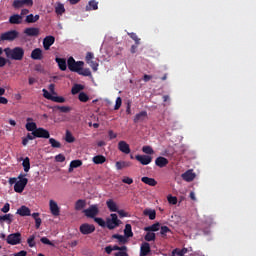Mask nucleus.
Segmentation results:
<instances>
[{
  "label": "nucleus",
  "mask_w": 256,
  "mask_h": 256,
  "mask_svg": "<svg viewBox=\"0 0 256 256\" xmlns=\"http://www.w3.org/2000/svg\"><path fill=\"white\" fill-rule=\"evenodd\" d=\"M49 207L52 215H54V217H58L60 213V209H59V205H57V202H55L54 200H50Z\"/></svg>",
  "instance_id": "17"
},
{
  "label": "nucleus",
  "mask_w": 256,
  "mask_h": 256,
  "mask_svg": "<svg viewBox=\"0 0 256 256\" xmlns=\"http://www.w3.org/2000/svg\"><path fill=\"white\" fill-rule=\"evenodd\" d=\"M30 121H33V118H27V123L25 125V128L27 131H31L33 133L37 129V123L30 122Z\"/></svg>",
  "instance_id": "24"
},
{
  "label": "nucleus",
  "mask_w": 256,
  "mask_h": 256,
  "mask_svg": "<svg viewBox=\"0 0 256 256\" xmlns=\"http://www.w3.org/2000/svg\"><path fill=\"white\" fill-rule=\"evenodd\" d=\"M142 151H143V153H146V155H153V153H155V151L153 150V148L151 146L142 147Z\"/></svg>",
  "instance_id": "49"
},
{
  "label": "nucleus",
  "mask_w": 256,
  "mask_h": 256,
  "mask_svg": "<svg viewBox=\"0 0 256 256\" xmlns=\"http://www.w3.org/2000/svg\"><path fill=\"white\" fill-rule=\"evenodd\" d=\"M25 5H27V4L23 0H14L12 3V7L15 10L23 9V7H25Z\"/></svg>",
  "instance_id": "35"
},
{
  "label": "nucleus",
  "mask_w": 256,
  "mask_h": 256,
  "mask_svg": "<svg viewBox=\"0 0 256 256\" xmlns=\"http://www.w3.org/2000/svg\"><path fill=\"white\" fill-rule=\"evenodd\" d=\"M55 161H57V163H63L65 161V155H63V154L56 155Z\"/></svg>",
  "instance_id": "59"
},
{
  "label": "nucleus",
  "mask_w": 256,
  "mask_h": 256,
  "mask_svg": "<svg viewBox=\"0 0 256 256\" xmlns=\"http://www.w3.org/2000/svg\"><path fill=\"white\" fill-rule=\"evenodd\" d=\"M147 117H148L147 111H141L134 116L133 122L143 123V121H146Z\"/></svg>",
  "instance_id": "14"
},
{
  "label": "nucleus",
  "mask_w": 256,
  "mask_h": 256,
  "mask_svg": "<svg viewBox=\"0 0 256 256\" xmlns=\"http://www.w3.org/2000/svg\"><path fill=\"white\" fill-rule=\"evenodd\" d=\"M87 64L91 67V69L93 71H97L98 67H99V63L93 61V60H90L89 62H87Z\"/></svg>",
  "instance_id": "54"
},
{
  "label": "nucleus",
  "mask_w": 256,
  "mask_h": 256,
  "mask_svg": "<svg viewBox=\"0 0 256 256\" xmlns=\"http://www.w3.org/2000/svg\"><path fill=\"white\" fill-rule=\"evenodd\" d=\"M85 65V62L83 61H75V58L72 56L68 58L67 60V66L69 71H72V73H79L81 71V67Z\"/></svg>",
  "instance_id": "3"
},
{
  "label": "nucleus",
  "mask_w": 256,
  "mask_h": 256,
  "mask_svg": "<svg viewBox=\"0 0 256 256\" xmlns=\"http://www.w3.org/2000/svg\"><path fill=\"white\" fill-rule=\"evenodd\" d=\"M19 37V32L17 30H10L1 34V41H15Z\"/></svg>",
  "instance_id": "6"
},
{
  "label": "nucleus",
  "mask_w": 256,
  "mask_h": 256,
  "mask_svg": "<svg viewBox=\"0 0 256 256\" xmlns=\"http://www.w3.org/2000/svg\"><path fill=\"white\" fill-rule=\"evenodd\" d=\"M93 59H95V54H93V52H87L85 57L86 63H89V61H93Z\"/></svg>",
  "instance_id": "55"
},
{
  "label": "nucleus",
  "mask_w": 256,
  "mask_h": 256,
  "mask_svg": "<svg viewBox=\"0 0 256 256\" xmlns=\"http://www.w3.org/2000/svg\"><path fill=\"white\" fill-rule=\"evenodd\" d=\"M11 209V205L9 203H6L2 208V213H9V210Z\"/></svg>",
  "instance_id": "62"
},
{
  "label": "nucleus",
  "mask_w": 256,
  "mask_h": 256,
  "mask_svg": "<svg viewBox=\"0 0 256 256\" xmlns=\"http://www.w3.org/2000/svg\"><path fill=\"white\" fill-rule=\"evenodd\" d=\"M124 235H125V237H127L128 239H129L130 237H133V229H132L131 224H126V225H125Z\"/></svg>",
  "instance_id": "38"
},
{
  "label": "nucleus",
  "mask_w": 256,
  "mask_h": 256,
  "mask_svg": "<svg viewBox=\"0 0 256 256\" xmlns=\"http://www.w3.org/2000/svg\"><path fill=\"white\" fill-rule=\"evenodd\" d=\"M54 103H65V98L63 96H52V100Z\"/></svg>",
  "instance_id": "53"
},
{
  "label": "nucleus",
  "mask_w": 256,
  "mask_h": 256,
  "mask_svg": "<svg viewBox=\"0 0 256 256\" xmlns=\"http://www.w3.org/2000/svg\"><path fill=\"white\" fill-rule=\"evenodd\" d=\"M6 242L8 245H19L21 243V233L16 232L8 235Z\"/></svg>",
  "instance_id": "7"
},
{
  "label": "nucleus",
  "mask_w": 256,
  "mask_h": 256,
  "mask_svg": "<svg viewBox=\"0 0 256 256\" xmlns=\"http://www.w3.org/2000/svg\"><path fill=\"white\" fill-rule=\"evenodd\" d=\"M136 161H139L141 165H149L151 161H153V157L149 155H136L135 156Z\"/></svg>",
  "instance_id": "10"
},
{
  "label": "nucleus",
  "mask_w": 256,
  "mask_h": 256,
  "mask_svg": "<svg viewBox=\"0 0 256 256\" xmlns=\"http://www.w3.org/2000/svg\"><path fill=\"white\" fill-rule=\"evenodd\" d=\"M122 183H126V185H133V178L126 176L122 179Z\"/></svg>",
  "instance_id": "60"
},
{
  "label": "nucleus",
  "mask_w": 256,
  "mask_h": 256,
  "mask_svg": "<svg viewBox=\"0 0 256 256\" xmlns=\"http://www.w3.org/2000/svg\"><path fill=\"white\" fill-rule=\"evenodd\" d=\"M197 177L195 173H193V170H188L182 174L183 181H186L187 183H191Z\"/></svg>",
  "instance_id": "16"
},
{
  "label": "nucleus",
  "mask_w": 256,
  "mask_h": 256,
  "mask_svg": "<svg viewBox=\"0 0 256 256\" xmlns=\"http://www.w3.org/2000/svg\"><path fill=\"white\" fill-rule=\"evenodd\" d=\"M55 13L57 15H63V13H65V5L58 3L55 7Z\"/></svg>",
  "instance_id": "44"
},
{
  "label": "nucleus",
  "mask_w": 256,
  "mask_h": 256,
  "mask_svg": "<svg viewBox=\"0 0 256 256\" xmlns=\"http://www.w3.org/2000/svg\"><path fill=\"white\" fill-rule=\"evenodd\" d=\"M55 43V38L54 36H46L43 39V47L45 49V51H49V49H51V45H53Z\"/></svg>",
  "instance_id": "12"
},
{
  "label": "nucleus",
  "mask_w": 256,
  "mask_h": 256,
  "mask_svg": "<svg viewBox=\"0 0 256 256\" xmlns=\"http://www.w3.org/2000/svg\"><path fill=\"white\" fill-rule=\"evenodd\" d=\"M8 22L10 25H21L23 23V18L19 14H13L9 17Z\"/></svg>",
  "instance_id": "15"
},
{
  "label": "nucleus",
  "mask_w": 256,
  "mask_h": 256,
  "mask_svg": "<svg viewBox=\"0 0 256 256\" xmlns=\"http://www.w3.org/2000/svg\"><path fill=\"white\" fill-rule=\"evenodd\" d=\"M49 143L53 149H61V142L57 141L55 138H49Z\"/></svg>",
  "instance_id": "41"
},
{
  "label": "nucleus",
  "mask_w": 256,
  "mask_h": 256,
  "mask_svg": "<svg viewBox=\"0 0 256 256\" xmlns=\"http://www.w3.org/2000/svg\"><path fill=\"white\" fill-rule=\"evenodd\" d=\"M130 39H133V41H135L136 45H139L141 39H139V37L137 36L136 33L134 32H131V33H128Z\"/></svg>",
  "instance_id": "51"
},
{
  "label": "nucleus",
  "mask_w": 256,
  "mask_h": 256,
  "mask_svg": "<svg viewBox=\"0 0 256 256\" xmlns=\"http://www.w3.org/2000/svg\"><path fill=\"white\" fill-rule=\"evenodd\" d=\"M16 213L17 215H20V217H30L31 209L27 206H21Z\"/></svg>",
  "instance_id": "22"
},
{
  "label": "nucleus",
  "mask_w": 256,
  "mask_h": 256,
  "mask_svg": "<svg viewBox=\"0 0 256 256\" xmlns=\"http://www.w3.org/2000/svg\"><path fill=\"white\" fill-rule=\"evenodd\" d=\"M78 75H82L83 77H91V70L89 68L83 69V67H80Z\"/></svg>",
  "instance_id": "45"
},
{
  "label": "nucleus",
  "mask_w": 256,
  "mask_h": 256,
  "mask_svg": "<svg viewBox=\"0 0 256 256\" xmlns=\"http://www.w3.org/2000/svg\"><path fill=\"white\" fill-rule=\"evenodd\" d=\"M26 177L27 174H19V181H17L14 185L15 193H23V191H25V187H27V183H29V179Z\"/></svg>",
  "instance_id": "2"
},
{
  "label": "nucleus",
  "mask_w": 256,
  "mask_h": 256,
  "mask_svg": "<svg viewBox=\"0 0 256 256\" xmlns=\"http://www.w3.org/2000/svg\"><path fill=\"white\" fill-rule=\"evenodd\" d=\"M22 167L25 171V173H29V170L31 169V160L29 157H26L22 162Z\"/></svg>",
  "instance_id": "36"
},
{
  "label": "nucleus",
  "mask_w": 256,
  "mask_h": 256,
  "mask_svg": "<svg viewBox=\"0 0 256 256\" xmlns=\"http://www.w3.org/2000/svg\"><path fill=\"white\" fill-rule=\"evenodd\" d=\"M4 53L12 61H23V57H25V49L22 47L5 48Z\"/></svg>",
  "instance_id": "1"
},
{
  "label": "nucleus",
  "mask_w": 256,
  "mask_h": 256,
  "mask_svg": "<svg viewBox=\"0 0 256 256\" xmlns=\"http://www.w3.org/2000/svg\"><path fill=\"white\" fill-rule=\"evenodd\" d=\"M41 243H43L44 245H50V247H55V244L53 242H51V240H49V238L47 237H42L40 239Z\"/></svg>",
  "instance_id": "52"
},
{
  "label": "nucleus",
  "mask_w": 256,
  "mask_h": 256,
  "mask_svg": "<svg viewBox=\"0 0 256 256\" xmlns=\"http://www.w3.org/2000/svg\"><path fill=\"white\" fill-rule=\"evenodd\" d=\"M83 165V162L81 160H73L70 162V167H69V173L73 171V169H77V167H81Z\"/></svg>",
  "instance_id": "37"
},
{
  "label": "nucleus",
  "mask_w": 256,
  "mask_h": 256,
  "mask_svg": "<svg viewBox=\"0 0 256 256\" xmlns=\"http://www.w3.org/2000/svg\"><path fill=\"white\" fill-rule=\"evenodd\" d=\"M80 233L82 235H91V233H95V225L84 223L80 226Z\"/></svg>",
  "instance_id": "9"
},
{
  "label": "nucleus",
  "mask_w": 256,
  "mask_h": 256,
  "mask_svg": "<svg viewBox=\"0 0 256 256\" xmlns=\"http://www.w3.org/2000/svg\"><path fill=\"white\" fill-rule=\"evenodd\" d=\"M118 149L121 151V153H125V155H129V153H131V148L125 141H120L118 143Z\"/></svg>",
  "instance_id": "20"
},
{
  "label": "nucleus",
  "mask_w": 256,
  "mask_h": 256,
  "mask_svg": "<svg viewBox=\"0 0 256 256\" xmlns=\"http://www.w3.org/2000/svg\"><path fill=\"white\" fill-rule=\"evenodd\" d=\"M27 243H28L29 247H35V235L30 236L27 239Z\"/></svg>",
  "instance_id": "57"
},
{
  "label": "nucleus",
  "mask_w": 256,
  "mask_h": 256,
  "mask_svg": "<svg viewBox=\"0 0 256 256\" xmlns=\"http://www.w3.org/2000/svg\"><path fill=\"white\" fill-rule=\"evenodd\" d=\"M97 9H99V2L90 0L86 6V11H97Z\"/></svg>",
  "instance_id": "26"
},
{
  "label": "nucleus",
  "mask_w": 256,
  "mask_h": 256,
  "mask_svg": "<svg viewBox=\"0 0 256 256\" xmlns=\"http://www.w3.org/2000/svg\"><path fill=\"white\" fill-rule=\"evenodd\" d=\"M167 233H171V230L169 229V227L168 226H161L160 235H162V237H166Z\"/></svg>",
  "instance_id": "47"
},
{
  "label": "nucleus",
  "mask_w": 256,
  "mask_h": 256,
  "mask_svg": "<svg viewBox=\"0 0 256 256\" xmlns=\"http://www.w3.org/2000/svg\"><path fill=\"white\" fill-rule=\"evenodd\" d=\"M155 165L160 167V169H163V167H167V165H169V160L163 156H159L155 160Z\"/></svg>",
  "instance_id": "19"
},
{
  "label": "nucleus",
  "mask_w": 256,
  "mask_h": 256,
  "mask_svg": "<svg viewBox=\"0 0 256 256\" xmlns=\"http://www.w3.org/2000/svg\"><path fill=\"white\" fill-rule=\"evenodd\" d=\"M121 223V220L115 213L110 214V218H106V227L110 231H113V229H117V227H119Z\"/></svg>",
  "instance_id": "4"
},
{
  "label": "nucleus",
  "mask_w": 256,
  "mask_h": 256,
  "mask_svg": "<svg viewBox=\"0 0 256 256\" xmlns=\"http://www.w3.org/2000/svg\"><path fill=\"white\" fill-rule=\"evenodd\" d=\"M24 34L27 37H38V35H39V28H35V27L25 28L24 29Z\"/></svg>",
  "instance_id": "18"
},
{
  "label": "nucleus",
  "mask_w": 256,
  "mask_h": 256,
  "mask_svg": "<svg viewBox=\"0 0 256 256\" xmlns=\"http://www.w3.org/2000/svg\"><path fill=\"white\" fill-rule=\"evenodd\" d=\"M142 183H145V185H149L150 187H155L157 185V180L154 178H149L147 176H144L141 178Z\"/></svg>",
  "instance_id": "27"
},
{
  "label": "nucleus",
  "mask_w": 256,
  "mask_h": 256,
  "mask_svg": "<svg viewBox=\"0 0 256 256\" xmlns=\"http://www.w3.org/2000/svg\"><path fill=\"white\" fill-rule=\"evenodd\" d=\"M167 199L170 205H177V197L169 195Z\"/></svg>",
  "instance_id": "58"
},
{
  "label": "nucleus",
  "mask_w": 256,
  "mask_h": 256,
  "mask_svg": "<svg viewBox=\"0 0 256 256\" xmlns=\"http://www.w3.org/2000/svg\"><path fill=\"white\" fill-rule=\"evenodd\" d=\"M78 99L81 101V103H87V101H89V95H87L85 92H80Z\"/></svg>",
  "instance_id": "46"
},
{
  "label": "nucleus",
  "mask_w": 256,
  "mask_h": 256,
  "mask_svg": "<svg viewBox=\"0 0 256 256\" xmlns=\"http://www.w3.org/2000/svg\"><path fill=\"white\" fill-rule=\"evenodd\" d=\"M159 229H161V224L159 222H156V223L152 224L151 226L145 227L144 231H149V232L155 233V231H159Z\"/></svg>",
  "instance_id": "32"
},
{
  "label": "nucleus",
  "mask_w": 256,
  "mask_h": 256,
  "mask_svg": "<svg viewBox=\"0 0 256 256\" xmlns=\"http://www.w3.org/2000/svg\"><path fill=\"white\" fill-rule=\"evenodd\" d=\"M155 239H157V236L155 235L154 232H147L146 235L144 236V240L151 242V241H155Z\"/></svg>",
  "instance_id": "42"
},
{
  "label": "nucleus",
  "mask_w": 256,
  "mask_h": 256,
  "mask_svg": "<svg viewBox=\"0 0 256 256\" xmlns=\"http://www.w3.org/2000/svg\"><path fill=\"white\" fill-rule=\"evenodd\" d=\"M55 61L58 64L60 71H67V60L57 57L55 58Z\"/></svg>",
  "instance_id": "23"
},
{
  "label": "nucleus",
  "mask_w": 256,
  "mask_h": 256,
  "mask_svg": "<svg viewBox=\"0 0 256 256\" xmlns=\"http://www.w3.org/2000/svg\"><path fill=\"white\" fill-rule=\"evenodd\" d=\"M87 207V201L83 199H79L75 203V210L76 211H81L82 209H85Z\"/></svg>",
  "instance_id": "29"
},
{
  "label": "nucleus",
  "mask_w": 256,
  "mask_h": 256,
  "mask_svg": "<svg viewBox=\"0 0 256 256\" xmlns=\"http://www.w3.org/2000/svg\"><path fill=\"white\" fill-rule=\"evenodd\" d=\"M106 206L111 213H117V211L119 210V206H117V203L113 199L107 200Z\"/></svg>",
  "instance_id": "21"
},
{
  "label": "nucleus",
  "mask_w": 256,
  "mask_h": 256,
  "mask_svg": "<svg viewBox=\"0 0 256 256\" xmlns=\"http://www.w3.org/2000/svg\"><path fill=\"white\" fill-rule=\"evenodd\" d=\"M42 91H43V97H45V99H48L49 101H52L53 95L49 93L47 89H43Z\"/></svg>",
  "instance_id": "56"
},
{
  "label": "nucleus",
  "mask_w": 256,
  "mask_h": 256,
  "mask_svg": "<svg viewBox=\"0 0 256 256\" xmlns=\"http://www.w3.org/2000/svg\"><path fill=\"white\" fill-rule=\"evenodd\" d=\"M65 141L66 143H75V137L69 130L66 131Z\"/></svg>",
  "instance_id": "43"
},
{
  "label": "nucleus",
  "mask_w": 256,
  "mask_h": 256,
  "mask_svg": "<svg viewBox=\"0 0 256 256\" xmlns=\"http://www.w3.org/2000/svg\"><path fill=\"white\" fill-rule=\"evenodd\" d=\"M58 109L61 111V113H69V111H71L69 106H59Z\"/></svg>",
  "instance_id": "61"
},
{
  "label": "nucleus",
  "mask_w": 256,
  "mask_h": 256,
  "mask_svg": "<svg viewBox=\"0 0 256 256\" xmlns=\"http://www.w3.org/2000/svg\"><path fill=\"white\" fill-rule=\"evenodd\" d=\"M8 223V225H11L13 223V214H6L3 216H0V223Z\"/></svg>",
  "instance_id": "30"
},
{
  "label": "nucleus",
  "mask_w": 256,
  "mask_h": 256,
  "mask_svg": "<svg viewBox=\"0 0 256 256\" xmlns=\"http://www.w3.org/2000/svg\"><path fill=\"white\" fill-rule=\"evenodd\" d=\"M85 217L95 219L99 215V204L90 205L89 208L83 210Z\"/></svg>",
  "instance_id": "5"
},
{
  "label": "nucleus",
  "mask_w": 256,
  "mask_h": 256,
  "mask_svg": "<svg viewBox=\"0 0 256 256\" xmlns=\"http://www.w3.org/2000/svg\"><path fill=\"white\" fill-rule=\"evenodd\" d=\"M115 165H116L117 171H121V169H125V167H131V162L117 161Z\"/></svg>",
  "instance_id": "33"
},
{
  "label": "nucleus",
  "mask_w": 256,
  "mask_h": 256,
  "mask_svg": "<svg viewBox=\"0 0 256 256\" xmlns=\"http://www.w3.org/2000/svg\"><path fill=\"white\" fill-rule=\"evenodd\" d=\"M95 223H97L100 227H107V222L103 220V218L95 217L94 218Z\"/></svg>",
  "instance_id": "48"
},
{
  "label": "nucleus",
  "mask_w": 256,
  "mask_h": 256,
  "mask_svg": "<svg viewBox=\"0 0 256 256\" xmlns=\"http://www.w3.org/2000/svg\"><path fill=\"white\" fill-rule=\"evenodd\" d=\"M143 215H145V217H149L150 221H153L157 217V212L153 209L147 208L143 211Z\"/></svg>",
  "instance_id": "25"
},
{
  "label": "nucleus",
  "mask_w": 256,
  "mask_h": 256,
  "mask_svg": "<svg viewBox=\"0 0 256 256\" xmlns=\"http://www.w3.org/2000/svg\"><path fill=\"white\" fill-rule=\"evenodd\" d=\"M34 137L38 139H49L51 137V134L48 132L45 128H37L34 130Z\"/></svg>",
  "instance_id": "8"
},
{
  "label": "nucleus",
  "mask_w": 256,
  "mask_h": 256,
  "mask_svg": "<svg viewBox=\"0 0 256 256\" xmlns=\"http://www.w3.org/2000/svg\"><path fill=\"white\" fill-rule=\"evenodd\" d=\"M30 57L34 61H41L43 59V50L41 48L32 50Z\"/></svg>",
  "instance_id": "11"
},
{
  "label": "nucleus",
  "mask_w": 256,
  "mask_h": 256,
  "mask_svg": "<svg viewBox=\"0 0 256 256\" xmlns=\"http://www.w3.org/2000/svg\"><path fill=\"white\" fill-rule=\"evenodd\" d=\"M121 105H123V100L121 99V97H117L114 111H119V109H121Z\"/></svg>",
  "instance_id": "50"
},
{
  "label": "nucleus",
  "mask_w": 256,
  "mask_h": 256,
  "mask_svg": "<svg viewBox=\"0 0 256 256\" xmlns=\"http://www.w3.org/2000/svg\"><path fill=\"white\" fill-rule=\"evenodd\" d=\"M114 256H129L127 253V250H119V252H116Z\"/></svg>",
  "instance_id": "64"
},
{
  "label": "nucleus",
  "mask_w": 256,
  "mask_h": 256,
  "mask_svg": "<svg viewBox=\"0 0 256 256\" xmlns=\"http://www.w3.org/2000/svg\"><path fill=\"white\" fill-rule=\"evenodd\" d=\"M173 253H174V255L185 256V255H187V253H189V249H187V248H182V249L175 248L173 250Z\"/></svg>",
  "instance_id": "39"
},
{
  "label": "nucleus",
  "mask_w": 256,
  "mask_h": 256,
  "mask_svg": "<svg viewBox=\"0 0 256 256\" xmlns=\"http://www.w3.org/2000/svg\"><path fill=\"white\" fill-rule=\"evenodd\" d=\"M116 213H118L119 217H121V218L129 217V213L125 212V210H118V211H116Z\"/></svg>",
  "instance_id": "63"
},
{
  "label": "nucleus",
  "mask_w": 256,
  "mask_h": 256,
  "mask_svg": "<svg viewBox=\"0 0 256 256\" xmlns=\"http://www.w3.org/2000/svg\"><path fill=\"white\" fill-rule=\"evenodd\" d=\"M83 89H85V87L81 84H75L72 87L71 93L72 95H77V93H80V91H83Z\"/></svg>",
  "instance_id": "40"
},
{
  "label": "nucleus",
  "mask_w": 256,
  "mask_h": 256,
  "mask_svg": "<svg viewBox=\"0 0 256 256\" xmlns=\"http://www.w3.org/2000/svg\"><path fill=\"white\" fill-rule=\"evenodd\" d=\"M37 136H35L34 132L28 133L26 137L22 138V145L24 147H27L29 141H33V139H36Z\"/></svg>",
  "instance_id": "28"
},
{
  "label": "nucleus",
  "mask_w": 256,
  "mask_h": 256,
  "mask_svg": "<svg viewBox=\"0 0 256 256\" xmlns=\"http://www.w3.org/2000/svg\"><path fill=\"white\" fill-rule=\"evenodd\" d=\"M105 161H107V158H105L103 155H97L93 157V163H95V165H103Z\"/></svg>",
  "instance_id": "34"
},
{
  "label": "nucleus",
  "mask_w": 256,
  "mask_h": 256,
  "mask_svg": "<svg viewBox=\"0 0 256 256\" xmlns=\"http://www.w3.org/2000/svg\"><path fill=\"white\" fill-rule=\"evenodd\" d=\"M149 253H151V244L143 242L140 246V256H147Z\"/></svg>",
  "instance_id": "13"
},
{
  "label": "nucleus",
  "mask_w": 256,
  "mask_h": 256,
  "mask_svg": "<svg viewBox=\"0 0 256 256\" xmlns=\"http://www.w3.org/2000/svg\"><path fill=\"white\" fill-rule=\"evenodd\" d=\"M39 19H40L39 14H36V15L29 14L26 16L25 23H37Z\"/></svg>",
  "instance_id": "31"
}]
</instances>
